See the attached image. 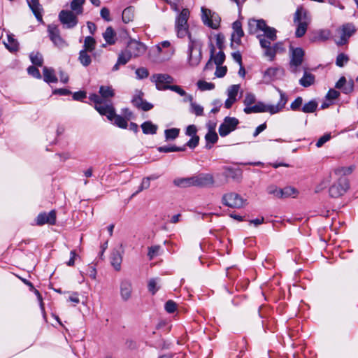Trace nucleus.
<instances>
[{
    "mask_svg": "<svg viewBox=\"0 0 358 358\" xmlns=\"http://www.w3.org/2000/svg\"><path fill=\"white\" fill-rule=\"evenodd\" d=\"M150 80L155 84L156 88L158 90H170L183 96L184 101H192V96L188 94L180 86L172 85L174 83V78L167 73L153 74L150 77Z\"/></svg>",
    "mask_w": 358,
    "mask_h": 358,
    "instance_id": "f257e3e1",
    "label": "nucleus"
},
{
    "mask_svg": "<svg viewBox=\"0 0 358 358\" xmlns=\"http://www.w3.org/2000/svg\"><path fill=\"white\" fill-rule=\"evenodd\" d=\"M280 95V99L276 105H266L262 102H259L252 107H245L244 112L246 114L255 113H264L268 112L271 114H275L280 112L285 106L287 103V98L281 90H278Z\"/></svg>",
    "mask_w": 358,
    "mask_h": 358,
    "instance_id": "f03ea898",
    "label": "nucleus"
},
{
    "mask_svg": "<svg viewBox=\"0 0 358 358\" xmlns=\"http://www.w3.org/2000/svg\"><path fill=\"white\" fill-rule=\"evenodd\" d=\"M189 41L188 62L191 66L194 67L198 66L201 60L202 44L199 40L193 38L192 35H189Z\"/></svg>",
    "mask_w": 358,
    "mask_h": 358,
    "instance_id": "7ed1b4c3",
    "label": "nucleus"
},
{
    "mask_svg": "<svg viewBox=\"0 0 358 358\" xmlns=\"http://www.w3.org/2000/svg\"><path fill=\"white\" fill-rule=\"evenodd\" d=\"M96 110L101 115H106L107 118L112 121L114 120V124L122 129H126L127 127V121L126 119L120 115H116L115 108L110 104L104 106L96 105Z\"/></svg>",
    "mask_w": 358,
    "mask_h": 358,
    "instance_id": "20e7f679",
    "label": "nucleus"
},
{
    "mask_svg": "<svg viewBox=\"0 0 358 358\" xmlns=\"http://www.w3.org/2000/svg\"><path fill=\"white\" fill-rule=\"evenodd\" d=\"M99 94L101 96H99L96 94H92L89 96V99L94 102L95 106L94 108L96 110V105H99L101 106H104L106 105L110 104L113 106L112 102L109 100V98H111L114 96V91L110 86H101L99 88Z\"/></svg>",
    "mask_w": 358,
    "mask_h": 358,
    "instance_id": "39448f33",
    "label": "nucleus"
},
{
    "mask_svg": "<svg viewBox=\"0 0 358 358\" xmlns=\"http://www.w3.org/2000/svg\"><path fill=\"white\" fill-rule=\"evenodd\" d=\"M294 22L297 24L296 36L301 37L306 32L307 27L310 22V17L306 10L299 8L295 13Z\"/></svg>",
    "mask_w": 358,
    "mask_h": 358,
    "instance_id": "423d86ee",
    "label": "nucleus"
},
{
    "mask_svg": "<svg viewBox=\"0 0 358 358\" xmlns=\"http://www.w3.org/2000/svg\"><path fill=\"white\" fill-rule=\"evenodd\" d=\"M350 188L349 180L345 177H340L329 189L330 196L338 198L343 195Z\"/></svg>",
    "mask_w": 358,
    "mask_h": 358,
    "instance_id": "0eeeda50",
    "label": "nucleus"
},
{
    "mask_svg": "<svg viewBox=\"0 0 358 358\" xmlns=\"http://www.w3.org/2000/svg\"><path fill=\"white\" fill-rule=\"evenodd\" d=\"M355 28L351 24H346L336 30L335 41L337 45L345 44L348 38L355 33Z\"/></svg>",
    "mask_w": 358,
    "mask_h": 358,
    "instance_id": "6e6552de",
    "label": "nucleus"
},
{
    "mask_svg": "<svg viewBox=\"0 0 358 358\" xmlns=\"http://www.w3.org/2000/svg\"><path fill=\"white\" fill-rule=\"evenodd\" d=\"M222 203L228 207L241 208L245 204L246 200L243 199L238 194L229 192L223 195Z\"/></svg>",
    "mask_w": 358,
    "mask_h": 358,
    "instance_id": "1a4fd4ad",
    "label": "nucleus"
},
{
    "mask_svg": "<svg viewBox=\"0 0 358 358\" xmlns=\"http://www.w3.org/2000/svg\"><path fill=\"white\" fill-rule=\"evenodd\" d=\"M201 19L206 25L213 29H217L219 27L220 17L217 13L204 7L201 8Z\"/></svg>",
    "mask_w": 358,
    "mask_h": 358,
    "instance_id": "9d476101",
    "label": "nucleus"
},
{
    "mask_svg": "<svg viewBox=\"0 0 358 358\" xmlns=\"http://www.w3.org/2000/svg\"><path fill=\"white\" fill-rule=\"evenodd\" d=\"M238 123L239 121L236 117H226L219 127V134L222 137L227 136L236 129Z\"/></svg>",
    "mask_w": 358,
    "mask_h": 358,
    "instance_id": "9b49d317",
    "label": "nucleus"
},
{
    "mask_svg": "<svg viewBox=\"0 0 358 358\" xmlns=\"http://www.w3.org/2000/svg\"><path fill=\"white\" fill-rule=\"evenodd\" d=\"M48 31L52 42L59 48H63L67 46L66 41L61 37L58 27L54 24H50L48 27Z\"/></svg>",
    "mask_w": 358,
    "mask_h": 358,
    "instance_id": "f8f14e48",
    "label": "nucleus"
},
{
    "mask_svg": "<svg viewBox=\"0 0 358 358\" xmlns=\"http://www.w3.org/2000/svg\"><path fill=\"white\" fill-rule=\"evenodd\" d=\"M126 50L132 57H137L145 52L146 47L138 41L131 40L127 44Z\"/></svg>",
    "mask_w": 358,
    "mask_h": 358,
    "instance_id": "ddd939ff",
    "label": "nucleus"
},
{
    "mask_svg": "<svg viewBox=\"0 0 358 358\" xmlns=\"http://www.w3.org/2000/svg\"><path fill=\"white\" fill-rule=\"evenodd\" d=\"M133 285L131 280L123 278L120 282V294L122 301H127L132 296Z\"/></svg>",
    "mask_w": 358,
    "mask_h": 358,
    "instance_id": "4468645a",
    "label": "nucleus"
},
{
    "mask_svg": "<svg viewBox=\"0 0 358 358\" xmlns=\"http://www.w3.org/2000/svg\"><path fill=\"white\" fill-rule=\"evenodd\" d=\"M59 17L61 22L68 29L74 27L78 23L77 17L72 11L62 10Z\"/></svg>",
    "mask_w": 358,
    "mask_h": 358,
    "instance_id": "2eb2a0df",
    "label": "nucleus"
},
{
    "mask_svg": "<svg viewBox=\"0 0 358 358\" xmlns=\"http://www.w3.org/2000/svg\"><path fill=\"white\" fill-rule=\"evenodd\" d=\"M292 58L290 66L293 72H296L297 67L300 66L303 62L304 52L301 48H291Z\"/></svg>",
    "mask_w": 358,
    "mask_h": 358,
    "instance_id": "dca6fc26",
    "label": "nucleus"
},
{
    "mask_svg": "<svg viewBox=\"0 0 358 358\" xmlns=\"http://www.w3.org/2000/svg\"><path fill=\"white\" fill-rule=\"evenodd\" d=\"M194 186L206 187L213 185L215 182L213 176L210 173H201L199 175L192 176Z\"/></svg>",
    "mask_w": 358,
    "mask_h": 358,
    "instance_id": "f3484780",
    "label": "nucleus"
},
{
    "mask_svg": "<svg viewBox=\"0 0 358 358\" xmlns=\"http://www.w3.org/2000/svg\"><path fill=\"white\" fill-rule=\"evenodd\" d=\"M36 224L39 226L43 225L45 224H55L56 222L55 210H51L48 213H40L36 217Z\"/></svg>",
    "mask_w": 358,
    "mask_h": 358,
    "instance_id": "a211bd4d",
    "label": "nucleus"
},
{
    "mask_svg": "<svg viewBox=\"0 0 358 358\" xmlns=\"http://www.w3.org/2000/svg\"><path fill=\"white\" fill-rule=\"evenodd\" d=\"M282 74V69L276 67H271L266 69L263 76V82L270 83L271 82L278 79L280 74Z\"/></svg>",
    "mask_w": 358,
    "mask_h": 358,
    "instance_id": "6ab92c4d",
    "label": "nucleus"
},
{
    "mask_svg": "<svg viewBox=\"0 0 358 358\" xmlns=\"http://www.w3.org/2000/svg\"><path fill=\"white\" fill-rule=\"evenodd\" d=\"M260 45L264 50V55L267 57L270 61H273L275 57L276 52L275 50L271 46V41L265 39V38L262 36H259Z\"/></svg>",
    "mask_w": 358,
    "mask_h": 358,
    "instance_id": "aec40b11",
    "label": "nucleus"
},
{
    "mask_svg": "<svg viewBox=\"0 0 358 358\" xmlns=\"http://www.w3.org/2000/svg\"><path fill=\"white\" fill-rule=\"evenodd\" d=\"M215 47L213 45H211L210 47V59L208 61V62L206 64L205 66V69H207L210 64V60L213 59L214 63L217 66L222 65L225 59V55L222 50H220L216 55H215Z\"/></svg>",
    "mask_w": 358,
    "mask_h": 358,
    "instance_id": "412c9836",
    "label": "nucleus"
},
{
    "mask_svg": "<svg viewBox=\"0 0 358 358\" xmlns=\"http://www.w3.org/2000/svg\"><path fill=\"white\" fill-rule=\"evenodd\" d=\"M265 23L264 20L250 19L248 22L249 33L254 34L262 31L265 27Z\"/></svg>",
    "mask_w": 358,
    "mask_h": 358,
    "instance_id": "4be33fe9",
    "label": "nucleus"
},
{
    "mask_svg": "<svg viewBox=\"0 0 358 358\" xmlns=\"http://www.w3.org/2000/svg\"><path fill=\"white\" fill-rule=\"evenodd\" d=\"M233 29L234 32L231 34V41L237 44H240L241 38L244 35L241 22L238 20L235 21L233 23Z\"/></svg>",
    "mask_w": 358,
    "mask_h": 358,
    "instance_id": "5701e85b",
    "label": "nucleus"
},
{
    "mask_svg": "<svg viewBox=\"0 0 358 358\" xmlns=\"http://www.w3.org/2000/svg\"><path fill=\"white\" fill-rule=\"evenodd\" d=\"M28 5L31 10H32L33 13L36 16V19L39 22H42V8L41 6L39 3L38 0H27Z\"/></svg>",
    "mask_w": 358,
    "mask_h": 358,
    "instance_id": "b1692460",
    "label": "nucleus"
},
{
    "mask_svg": "<svg viewBox=\"0 0 358 358\" xmlns=\"http://www.w3.org/2000/svg\"><path fill=\"white\" fill-rule=\"evenodd\" d=\"M43 74L44 81L48 83H56L58 81L55 70L52 68L43 67Z\"/></svg>",
    "mask_w": 358,
    "mask_h": 358,
    "instance_id": "393cba45",
    "label": "nucleus"
},
{
    "mask_svg": "<svg viewBox=\"0 0 358 358\" xmlns=\"http://www.w3.org/2000/svg\"><path fill=\"white\" fill-rule=\"evenodd\" d=\"M103 37L108 45L115 44L117 40L116 33L111 27L106 28V31L103 33Z\"/></svg>",
    "mask_w": 358,
    "mask_h": 358,
    "instance_id": "a878e982",
    "label": "nucleus"
},
{
    "mask_svg": "<svg viewBox=\"0 0 358 358\" xmlns=\"http://www.w3.org/2000/svg\"><path fill=\"white\" fill-rule=\"evenodd\" d=\"M173 183L174 184V185L181 188H186L194 186L192 177L177 178L173 180Z\"/></svg>",
    "mask_w": 358,
    "mask_h": 358,
    "instance_id": "bb28decb",
    "label": "nucleus"
},
{
    "mask_svg": "<svg viewBox=\"0 0 358 358\" xmlns=\"http://www.w3.org/2000/svg\"><path fill=\"white\" fill-rule=\"evenodd\" d=\"M3 43L10 52L17 51L18 49V42L11 34H7V41H3Z\"/></svg>",
    "mask_w": 358,
    "mask_h": 358,
    "instance_id": "cd10ccee",
    "label": "nucleus"
},
{
    "mask_svg": "<svg viewBox=\"0 0 358 358\" xmlns=\"http://www.w3.org/2000/svg\"><path fill=\"white\" fill-rule=\"evenodd\" d=\"M122 260V258L120 253L117 250L113 251L110 257V263L116 271L120 270Z\"/></svg>",
    "mask_w": 358,
    "mask_h": 358,
    "instance_id": "c85d7f7f",
    "label": "nucleus"
},
{
    "mask_svg": "<svg viewBox=\"0 0 358 358\" xmlns=\"http://www.w3.org/2000/svg\"><path fill=\"white\" fill-rule=\"evenodd\" d=\"M189 11L188 10V9H182L176 19V25L188 27L187 20L189 19Z\"/></svg>",
    "mask_w": 358,
    "mask_h": 358,
    "instance_id": "c756f323",
    "label": "nucleus"
},
{
    "mask_svg": "<svg viewBox=\"0 0 358 358\" xmlns=\"http://www.w3.org/2000/svg\"><path fill=\"white\" fill-rule=\"evenodd\" d=\"M314 82L315 76L307 71H305L303 76L299 80L300 85L304 87H308L312 85Z\"/></svg>",
    "mask_w": 358,
    "mask_h": 358,
    "instance_id": "7c9ffc66",
    "label": "nucleus"
},
{
    "mask_svg": "<svg viewBox=\"0 0 358 358\" xmlns=\"http://www.w3.org/2000/svg\"><path fill=\"white\" fill-rule=\"evenodd\" d=\"M141 128L143 130V132L145 134H155L157 132V126L152 124L150 121L145 122L142 124Z\"/></svg>",
    "mask_w": 358,
    "mask_h": 358,
    "instance_id": "2f4dec72",
    "label": "nucleus"
},
{
    "mask_svg": "<svg viewBox=\"0 0 358 358\" xmlns=\"http://www.w3.org/2000/svg\"><path fill=\"white\" fill-rule=\"evenodd\" d=\"M264 33V36L266 37V40L269 41H273L276 39V30L275 29L268 27L265 23V27L262 30Z\"/></svg>",
    "mask_w": 358,
    "mask_h": 358,
    "instance_id": "473e14b6",
    "label": "nucleus"
},
{
    "mask_svg": "<svg viewBox=\"0 0 358 358\" xmlns=\"http://www.w3.org/2000/svg\"><path fill=\"white\" fill-rule=\"evenodd\" d=\"M216 124H213V127H210L208 133L206 134L205 138L208 143L214 144L218 140V136L215 132Z\"/></svg>",
    "mask_w": 358,
    "mask_h": 358,
    "instance_id": "72a5a7b5",
    "label": "nucleus"
},
{
    "mask_svg": "<svg viewBox=\"0 0 358 358\" xmlns=\"http://www.w3.org/2000/svg\"><path fill=\"white\" fill-rule=\"evenodd\" d=\"M95 39L92 36H87L85 38L83 49L82 50H85L87 52H92L95 49Z\"/></svg>",
    "mask_w": 358,
    "mask_h": 358,
    "instance_id": "f704fd0d",
    "label": "nucleus"
},
{
    "mask_svg": "<svg viewBox=\"0 0 358 358\" xmlns=\"http://www.w3.org/2000/svg\"><path fill=\"white\" fill-rule=\"evenodd\" d=\"M85 0H73L71 3L72 12H75L76 15L81 14L83 11V6Z\"/></svg>",
    "mask_w": 358,
    "mask_h": 358,
    "instance_id": "c9c22d12",
    "label": "nucleus"
},
{
    "mask_svg": "<svg viewBox=\"0 0 358 358\" xmlns=\"http://www.w3.org/2000/svg\"><path fill=\"white\" fill-rule=\"evenodd\" d=\"M78 60L84 66H88L92 62L91 57L88 55L87 52L82 50L79 52Z\"/></svg>",
    "mask_w": 358,
    "mask_h": 358,
    "instance_id": "e433bc0d",
    "label": "nucleus"
},
{
    "mask_svg": "<svg viewBox=\"0 0 358 358\" xmlns=\"http://www.w3.org/2000/svg\"><path fill=\"white\" fill-rule=\"evenodd\" d=\"M134 16V8L132 7H127L122 12V20L124 23L132 21Z\"/></svg>",
    "mask_w": 358,
    "mask_h": 358,
    "instance_id": "4c0bfd02",
    "label": "nucleus"
},
{
    "mask_svg": "<svg viewBox=\"0 0 358 358\" xmlns=\"http://www.w3.org/2000/svg\"><path fill=\"white\" fill-rule=\"evenodd\" d=\"M30 59L31 62L38 66H41L43 63V58L41 53L36 52H31L29 55Z\"/></svg>",
    "mask_w": 358,
    "mask_h": 358,
    "instance_id": "58836bf2",
    "label": "nucleus"
},
{
    "mask_svg": "<svg viewBox=\"0 0 358 358\" xmlns=\"http://www.w3.org/2000/svg\"><path fill=\"white\" fill-rule=\"evenodd\" d=\"M298 194V191L296 189L292 187H286L284 189H282V199L287 198V197H296Z\"/></svg>",
    "mask_w": 358,
    "mask_h": 358,
    "instance_id": "ea45409f",
    "label": "nucleus"
},
{
    "mask_svg": "<svg viewBox=\"0 0 358 358\" xmlns=\"http://www.w3.org/2000/svg\"><path fill=\"white\" fill-rule=\"evenodd\" d=\"M355 169V166H350L348 167H338L335 169L334 173L338 176H347L352 173Z\"/></svg>",
    "mask_w": 358,
    "mask_h": 358,
    "instance_id": "a19ab883",
    "label": "nucleus"
},
{
    "mask_svg": "<svg viewBox=\"0 0 358 358\" xmlns=\"http://www.w3.org/2000/svg\"><path fill=\"white\" fill-rule=\"evenodd\" d=\"M268 194L274 196L276 198L282 199V189L278 188L275 185H270L267 187Z\"/></svg>",
    "mask_w": 358,
    "mask_h": 358,
    "instance_id": "79ce46f5",
    "label": "nucleus"
},
{
    "mask_svg": "<svg viewBox=\"0 0 358 358\" xmlns=\"http://www.w3.org/2000/svg\"><path fill=\"white\" fill-rule=\"evenodd\" d=\"M317 107V103L315 101H310L308 103H306L303 108H301V110L303 113H313Z\"/></svg>",
    "mask_w": 358,
    "mask_h": 358,
    "instance_id": "37998d69",
    "label": "nucleus"
},
{
    "mask_svg": "<svg viewBox=\"0 0 358 358\" xmlns=\"http://www.w3.org/2000/svg\"><path fill=\"white\" fill-rule=\"evenodd\" d=\"M190 102V106H191V112L194 114H195L196 116H201L203 114V108L196 103L195 102H193V99Z\"/></svg>",
    "mask_w": 358,
    "mask_h": 358,
    "instance_id": "c03bdc74",
    "label": "nucleus"
},
{
    "mask_svg": "<svg viewBox=\"0 0 358 358\" xmlns=\"http://www.w3.org/2000/svg\"><path fill=\"white\" fill-rule=\"evenodd\" d=\"M131 57H132L129 55V53L125 50L124 51L120 53L118 55V64H126Z\"/></svg>",
    "mask_w": 358,
    "mask_h": 358,
    "instance_id": "a18cd8bd",
    "label": "nucleus"
},
{
    "mask_svg": "<svg viewBox=\"0 0 358 358\" xmlns=\"http://www.w3.org/2000/svg\"><path fill=\"white\" fill-rule=\"evenodd\" d=\"M197 86L201 91L211 90L215 87V85L212 83H208L205 80H199L197 82Z\"/></svg>",
    "mask_w": 358,
    "mask_h": 358,
    "instance_id": "49530a36",
    "label": "nucleus"
},
{
    "mask_svg": "<svg viewBox=\"0 0 358 358\" xmlns=\"http://www.w3.org/2000/svg\"><path fill=\"white\" fill-rule=\"evenodd\" d=\"M176 31L177 32V36L179 38H184L186 36L191 35L188 31V27L176 25Z\"/></svg>",
    "mask_w": 358,
    "mask_h": 358,
    "instance_id": "de8ad7c7",
    "label": "nucleus"
},
{
    "mask_svg": "<svg viewBox=\"0 0 358 358\" xmlns=\"http://www.w3.org/2000/svg\"><path fill=\"white\" fill-rule=\"evenodd\" d=\"M240 90V85H231L227 89V95L228 97L232 98V99H236V96L239 92Z\"/></svg>",
    "mask_w": 358,
    "mask_h": 358,
    "instance_id": "09e8293b",
    "label": "nucleus"
},
{
    "mask_svg": "<svg viewBox=\"0 0 358 358\" xmlns=\"http://www.w3.org/2000/svg\"><path fill=\"white\" fill-rule=\"evenodd\" d=\"M179 129L173 128L165 130V136L167 140H173L178 137Z\"/></svg>",
    "mask_w": 358,
    "mask_h": 358,
    "instance_id": "8fccbe9b",
    "label": "nucleus"
},
{
    "mask_svg": "<svg viewBox=\"0 0 358 358\" xmlns=\"http://www.w3.org/2000/svg\"><path fill=\"white\" fill-rule=\"evenodd\" d=\"M135 73L136 75V78L139 80L146 78L149 76V71L145 67H141L137 69Z\"/></svg>",
    "mask_w": 358,
    "mask_h": 358,
    "instance_id": "3c124183",
    "label": "nucleus"
},
{
    "mask_svg": "<svg viewBox=\"0 0 358 358\" xmlns=\"http://www.w3.org/2000/svg\"><path fill=\"white\" fill-rule=\"evenodd\" d=\"M349 60L348 57L344 53H340L336 58V64L338 66L343 67Z\"/></svg>",
    "mask_w": 358,
    "mask_h": 358,
    "instance_id": "603ef678",
    "label": "nucleus"
},
{
    "mask_svg": "<svg viewBox=\"0 0 358 358\" xmlns=\"http://www.w3.org/2000/svg\"><path fill=\"white\" fill-rule=\"evenodd\" d=\"M255 96L252 93H248L244 99V104L246 107H252V104L255 102Z\"/></svg>",
    "mask_w": 358,
    "mask_h": 358,
    "instance_id": "864d4df0",
    "label": "nucleus"
},
{
    "mask_svg": "<svg viewBox=\"0 0 358 358\" xmlns=\"http://www.w3.org/2000/svg\"><path fill=\"white\" fill-rule=\"evenodd\" d=\"M27 72L30 76H33L34 78H36L37 79L41 78V75L40 73L39 70L34 66H30L27 69Z\"/></svg>",
    "mask_w": 358,
    "mask_h": 358,
    "instance_id": "5fc2aeb1",
    "label": "nucleus"
},
{
    "mask_svg": "<svg viewBox=\"0 0 358 358\" xmlns=\"http://www.w3.org/2000/svg\"><path fill=\"white\" fill-rule=\"evenodd\" d=\"M303 103V99L300 96L297 97L290 106L292 110H299Z\"/></svg>",
    "mask_w": 358,
    "mask_h": 358,
    "instance_id": "6e6d98bb",
    "label": "nucleus"
},
{
    "mask_svg": "<svg viewBox=\"0 0 358 358\" xmlns=\"http://www.w3.org/2000/svg\"><path fill=\"white\" fill-rule=\"evenodd\" d=\"M159 250H160L159 245H154V246H151L150 248H149L148 254V255L149 256V258L150 259H153L155 256H157L158 255Z\"/></svg>",
    "mask_w": 358,
    "mask_h": 358,
    "instance_id": "4d7b16f0",
    "label": "nucleus"
},
{
    "mask_svg": "<svg viewBox=\"0 0 358 358\" xmlns=\"http://www.w3.org/2000/svg\"><path fill=\"white\" fill-rule=\"evenodd\" d=\"M165 310L169 313H174L175 310H176V303L174 301H171V300L168 301L165 303Z\"/></svg>",
    "mask_w": 358,
    "mask_h": 358,
    "instance_id": "13d9d810",
    "label": "nucleus"
},
{
    "mask_svg": "<svg viewBox=\"0 0 358 358\" xmlns=\"http://www.w3.org/2000/svg\"><path fill=\"white\" fill-rule=\"evenodd\" d=\"M157 279H150L148 282V289L152 294H155L158 290L157 287Z\"/></svg>",
    "mask_w": 358,
    "mask_h": 358,
    "instance_id": "bf43d9fd",
    "label": "nucleus"
},
{
    "mask_svg": "<svg viewBox=\"0 0 358 358\" xmlns=\"http://www.w3.org/2000/svg\"><path fill=\"white\" fill-rule=\"evenodd\" d=\"M331 138L330 134H326L321 136L316 143V146L317 148L322 147L326 142H327Z\"/></svg>",
    "mask_w": 358,
    "mask_h": 358,
    "instance_id": "052dcab7",
    "label": "nucleus"
},
{
    "mask_svg": "<svg viewBox=\"0 0 358 358\" xmlns=\"http://www.w3.org/2000/svg\"><path fill=\"white\" fill-rule=\"evenodd\" d=\"M227 71V69L226 66H222L221 65L217 66L215 74L217 77L222 78L225 76Z\"/></svg>",
    "mask_w": 358,
    "mask_h": 358,
    "instance_id": "680f3d73",
    "label": "nucleus"
},
{
    "mask_svg": "<svg viewBox=\"0 0 358 358\" xmlns=\"http://www.w3.org/2000/svg\"><path fill=\"white\" fill-rule=\"evenodd\" d=\"M199 141V137L198 136H192L190 140L187 143V146H188L190 148H194L197 146Z\"/></svg>",
    "mask_w": 358,
    "mask_h": 358,
    "instance_id": "e2e57ef3",
    "label": "nucleus"
},
{
    "mask_svg": "<svg viewBox=\"0 0 358 358\" xmlns=\"http://www.w3.org/2000/svg\"><path fill=\"white\" fill-rule=\"evenodd\" d=\"M100 15L101 17L106 21L110 22L111 20V18L110 17V11L107 8H102L100 12Z\"/></svg>",
    "mask_w": 358,
    "mask_h": 358,
    "instance_id": "0e129e2a",
    "label": "nucleus"
},
{
    "mask_svg": "<svg viewBox=\"0 0 358 358\" xmlns=\"http://www.w3.org/2000/svg\"><path fill=\"white\" fill-rule=\"evenodd\" d=\"M330 182V179L328 178L321 182L318 185L315 187V192H320L322 191L324 188L327 187V185Z\"/></svg>",
    "mask_w": 358,
    "mask_h": 358,
    "instance_id": "69168bd1",
    "label": "nucleus"
},
{
    "mask_svg": "<svg viewBox=\"0 0 358 358\" xmlns=\"http://www.w3.org/2000/svg\"><path fill=\"white\" fill-rule=\"evenodd\" d=\"M339 95H340V93L338 91H336L334 89H331L329 90L326 97L327 99L334 100V99H336V98H338Z\"/></svg>",
    "mask_w": 358,
    "mask_h": 358,
    "instance_id": "338daca9",
    "label": "nucleus"
},
{
    "mask_svg": "<svg viewBox=\"0 0 358 358\" xmlns=\"http://www.w3.org/2000/svg\"><path fill=\"white\" fill-rule=\"evenodd\" d=\"M68 301L73 303L74 305L79 303L80 299H79L78 293H77V292L72 293L69 296Z\"/></svg>",
    "mask_w": 358,
    "mask_h": 358,
    "instance_id": "774afa93",
    "label": "nucleus"
}]
</instances>
